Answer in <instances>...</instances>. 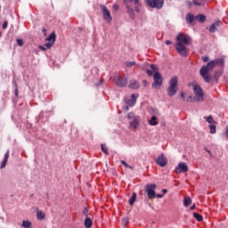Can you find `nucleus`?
Wrapping results in <instances>:
<instances>
[{"instance_id":"obj_39","label":"nucleus","mask_w":228,"mask_h":228,"mask_svg":"<svg viewBox=\"0 0 228 228\" xmlns=\"http://www.w3.org/2000/svg\"><path fill=\"white\" fill-rule=\"evenodd\" d=\"M83 215H85V216H86V218H88V208H84Z\"/></svg>"},{"instance_id":"obj_9","label":"nucleus","mask_w":228,"mask_h":228,"mask_svg":"<svg viewBox=\"0 0 228 228\" xmlns=\"http://www.w3.org/2000/svg\"><path fill=\"white\" fill-rule=\"evenodd\" d=\"M47 43L45 44L46 49H51L53 45H54V42H56V33L52 32L50 36L46 38Z\"/></svg>"},{"instance_id":"obj_33","label":"nucleus","mask_w":228,"mask_h":228,"mask_svg":"<svg viewBox=\"0 0 228 228\" xmlns=\"http://www.w3.org/2000/svg\"><path fill=\"white\" fill-rule=\"evenodd\" d=\"M209 129H210L211 134H215V133H216V126H215V125H210V126H209Z\"/></svg>"},{"instance_id":"obj_55","label":"nucleus","mask_w":228,"mask_h":228,"mask_svg":"<svg viewBox=\"0 0 228 228\" xmlns=\"http://www.w3.org/2000/svg\"><path fill=\"white\" fill-rule=\"evenodd\" d=\"M2 36H3V34L0 32V38H1Z\"/></svg>"},{"instance_id":"obj_42","label":"nucleus","mask_w":228,"mask_h":228,"mask_svg":"<svg viewBox=\"0 0 228 228\" xmlns=\"http://www.w3.org/2000/svg\"><path fill=\"white\" fill-rule=\"evenodd\" d=\"M187 102H193V97L191 95H190L187 99H186Z\"/></svg>"},{"instance_id":"obj_10","label":"nucleus","mask_w":228,"mask_h":228,"mask_svg":"<svg viewBox=\"0 0 228 228\" xmlns=\"http://www.w3.org/2000/svg\"><path fill=\"white\" fill-rule=\"evenodd\" d=\"M183 172H188V164L186 162H180L178 167H175L176 174H183Z\"/></svg>"},{"instance_id":"obj_53","label":"nucleus","mask_w":228,"mask_h":228,"mask_svg":"<svg viewBox=\"0 0 228 228\" xmlns=\"http://www.w3.org/2000/svg\"><path fill=\"white\" fill-rule=\"evenodd\" d=\"M143 83H144L145 86L148 85L146 80H143Z\"/></svg>"},{"instance_id":"obj_51","label":"nucleus","mask_w":228,"mask_h":228,"mask_svg":"<svg viewBox=\"0 0 228 228\" xmlns=\"http://www.w3.org/2000/svg\"><path fill=\"white\" fill-rule=\"evenodd\" d=\"M225 134H226V136H227V138H228V127H227L226 130H225Z\"/></svg>"},{"instance_id":"obj_56","label":"nucleus","mask_w":228,"mask_h":228,"mask_svg":"<svg viewBox=\"0 0 228 228\" xmlns=\"http://www.w3.org/2000/svg\"><path fill=\"white\" fill-rule=\"evenodd\" d=\"M126 110H129V108H128V107H126Z\"/></svg>"},{"instance_id":"obj_58","label":"nucleus","mask_w":228,"mask_h":228,"mask_svg":"<svg viewBox=\"0 0 228 228\" xmlns=\"http://www.w3.org/2000/svg\"><path fill=\"white\" fill-rule=\"evenodd\" d=\"M0 8H1V5H0Z\"/></svg>"},{"instance_id":"obj_38","label":"nucleus","mask_w":228,"mask_h":228,"mask_svg":"<svg viewBox=\"0 0 228 228\" xmlns=\"http://www.w3.org/2000/svg\"><path fill=\"white\" fill-rule=\"evenodd\" d=\"M16 42L19 47H22V45H24V41H22V39H17Z\"/></svg>"},{"instance_id":"obj_31","label":"nucleus","mask_w":228,"mask_h":228,"mask_svg":"<svg viewBox=\"0 0 228 228\" xmlns=\"http://www.w3.org/2000/svg\"><path fill=\"white\" fill-rule=\"evenodd\" d=\"M205 120H207V122L208 124H213L215 123V119H213V116H208V117H204Z\"/></svg>"},{"instance_id":"obj_12","label":"nucleus","mask_w":228,"mask_h":228,"mask_svg":"<svg viewBox=\"0 0 228 228\" xmlns=\"http://www.w3.org/2000/svg\"><path fill=\"white\" fill-rule=\"evenodd\" d=\"M116 85L120 88H126V86H127V77H118L116 79Z\"/></svg>"},{"instance_id":"obj_48","label":"nucleus","mask_w":228,"mask_h":228,"mask_svg":"<svg viewBox=\"0 0 228 228\" xmlns=\"http://www.w3.org/2000/svg\"><path fill=\"white\" fill-rule=\"evenodd\" d=\"M162 193H164V194H165V193H168V191H167V189H163V190H162Z\"/></svg>"},{"instance_id":"obj_13","label":"nucleus","mask_w":228,"mask_h":228,"mask_svg":"<svg viewBox=\"0 0 228 228\" xmlns=\"http://www.w3.org/2000/svg\"><path fill=\"white\" fill-rule=\"evenodd\" d=\"M136 99H138V94H133L131 95V99L127 100L126 102V105L127 106H130V108H133V106H134L136 104Z\"/></svg>"},{"instance_id":"obj_23","label":"nucleus","mask_w":228,"mask_h":228,"mask_svg":"<svg viewBox=\"0 0 228 228\" xmlns=\"http://www.w3.org/2000/svg\"><path fill=\"white\" fill-rule=\"evenodd\" d=\"M192 215H193V217H194L198 222H202V221L204 220V217H203L200 214H199V213H197V212H193Z\"/></svg>"},{"instance_id":"obj_21","label":"nucleus","mask_w":228,"mask_h":228,"mask_svg":"<svg viewBox=\"0 0 228 228\" xmlns=\"http://www.w3.org/2000/svg\"><path fill=\"white\" fill-rule=\"evenodd\" d=\"M193 20H195V16L191 13H188L186 16V22H188V24H193Z\"/></svg>"},{"instance_id":"obj_41","label":"nucleus","mask_w":228,"mask_h":228,"mask_svg":"<svg viewBox=\"0 0 228 228\" xmlns=\"http://www.w3.org/2000/svg\"><path fill=\"white\" fill-rule=\"evenodd\" d=\"M185 4H186V6H188L189 8H191V1H190V0H187V1H185Z\"/></svg>"},{"instance_id":"obj_54","label":"nucleus","mask_w":228,"mask_h":228,"mask_svg":"<svg viewBox=\"0 0 228 228\" xmlns=\"http://www.w3.org/2000/svg\"><path fill=\"white\" fill-rule=\"evenodd\" d=\"M208 154H211V151L209 150H206Z\"/></svg>"},{"instance_id":"obj_22","label":"nucleus","mask_w":228,"mask_h":228,"mask_svg":"<svg viewBox=\"0 0 228 228\" xmlns=\"http://www.w3.org/2000/svg\"><path fill=\"white\" fill-rule=\"evenodd\" d=\"M125 65H126V67H127V69H133V67H136L137 63H136V61H125Z\"/></svg>"},{"instance_id":"obj_6","label":"nucleus","mask_w":228,"mask_h":228,"mask_svg":"<svg viewBox=\"0 0 228 228\" xmlns=\"http://www.w3.org/2000/svg\"><path fill=\"white\" fill-rule=\"evenodd\" d=\"M156 188H158L156 183L146 184V186L144 187V191L145 193H147L148 199H156Z\"/></svg>"},{"instance_id":"obj_20","label":"nucleus","mask_w":228,"mask_h":228,"mask_svg":"<svg viewBox=\"0 0 228 228\" xmlns=\"http://www.w3.org/2000/svg\"><path fill=\"white\" fill-rule=\"evenodd\" d=\"M92 225H94V221H92V218L86 217V219H85V227L86 228H91Z\"/></svg>"},{"instance_id":"obj_17","label":"nucleus","mask_w":228,"mask_h":228,"mask_svg":"<svg viewBox=\"0 0 228 228\" xmlns=\"http://www.w3.org/2000/svg\"><path fill=\"white\" fill-rule=\"evenodd\" d=\"M8 158H10V150L6 151L4 154V159L2 161V164L0 166V168L3 169L4 167H6V164L8 163Z\"/></svg>"},{"instance_id":"obj_14","label":"nucleus","mask_w":228,"mask_h":228,"mask_svg":"<svg viewBox=\"0 0 228 228\" xmlns=\"http://www.w3.org/2000/svg\"><path fill=\"white\" fill-rule=\"evenodd\" d=\"M220 26H222V21L217 20L216 22H214L208 28V31L210 33H216V31H217L218 28H220Z\"/></svg>"},{"instance_id":"obj_25","label":"nucleus","mask_w":228,"mask_h":228,"mask_svg":"<svg viewBox=\"0 0 228 228\" xmlns=\"http://www.w3.org/2000/svg\"><path fill=\"white\" fill-rule=\"evenodd\" d=\"M183 206L185 208H188L189 206H191V198H190V197L184 198V200H183Z\"/></svg>"},{"instance_id":"obj_5","label":"nucleus","mask_w":228,"mask_h":228,"mask_svg":"<svg viewBox=\"0 0 228 228\" xmlns=\"http://www.w3.org/2000/svg\"><path fill=\"white\" fill-rule=\"evenodd\" d=\"M179 83V78L177 77H173L169 80V86L167 88V95L169 97H174L177 94V85Z\"/></svg>"},{"instance_id":"obj_52","label":"nucleus","mask_w":228,"mask_h":228,"mask_svg":"<svg viewBox=\"0 0 228 228\" xmlns=\"http://www.w3.org/2000/svg\"><path fill=\"white\" fill-rule=\"evenodd\" d=\"M42 51H45V48L44 46H41Z\"/></svg>"},{"instance_id":"obj_7","label":"nucleus","mask_w":228,"mask_h":228,"mask_svg":"<svg viewBox=\"0 0 228 228\" xmlns=\"http://www.w3.org/2000/svg\"><path fill=\"white\" fill-rule=\"evenodd\" d=\"M150 8H155L156 10H161L165 5V0H145Z\"/></svg>"},{"instance_id":"obj_28","label":"nucleus","mask_w":228,"mask_h":228,"mask_svg":"<svg viewBox=\"0 0 228 228\" xmlns=\"http://www.w3.org/2000/svg\"><path fill=\"white\" fill-rule=\"evenodd\" d=\"M136 202V192H134L132 197L129 200L130 206H133Z\"/></svg>"},{"instance_id":"obj_3","label":"nucleus","mask_w":228,"mask_h":228,"mask_svg":"<svg viewBox=\"0 0 228 228\" xmlns=\"http://www.w3.org/2000/svg\"><path fill=\"white\" fill-rule=\"evenodd\" d=\"M215 62L213 61H210L208 62L207 65H204L200 69V76L203 77L205 83H211V75L209 72L215 68Z\"/></svg>"},{"instance_id":"obj_15","label":"nucleus","mask_w":228,"mask_h":228,"mask_svg":"<svg viewBox=\"0 0 228 228\" xmlns=\"http://www.w3.org/2000/svg\"><path fill=\"white\" fill-rule=\"evenodd\" d=\"M138 126H140V116H136V118L130 122L129 127L130 129H138Z\"/></svg>"},{"instance_id":"obj_24","label":"nucleus","mask_w":228,"mask_h":228,"mask_svg":"<svg viewBox=\"0 0 228 228\" xmlns=\"http://www.w3.org/2000/svg\"><path fill=\"white\" fill-rule=\"evenodd\" d=\"M149 124L150 126H158V118H156V116H152L149 120Z\"/></svg>"},{"instance_id":"obj_30","label":"nucleus","mask_w":228,"mask_h":228,"mask_svg":"<svg viewBox=\"0 0 228 228\" xmlns=\"http://www.w3.org/2000/svg\"><path fill=\"white\" fill-rule=\"evenodd\" d=\"M120 163L121 165L126 167V168H130V170H134V167L133 166L127 165V162H126V160H121Z\"/></svg>"},{"instance_id":"obj_18","label":"nucleus","mask_w":228,"mask_h":228,"mask_svg":"<svg viewBox=\"0 0 228 228\" xmlns=\"http://www.w3.org/2000/svg\"><path fill=\"white\" fill-rule=\"evenodd\" d=\"M212 61L214 62L215 67H216V65H219L220 67H224V63H225V59L220 58V59H216Z\"/></svg>"},{"instance_id":"obj_2","label":"nucleus","mask_w":228,"mask_h":228,"mask_svg":"<svg viewBox=\"0 0 228 228\" xmlns=\"http://www.w3.org/2000/svg\"><path fill=\"white\" fill-rule=\"evenodd\" d=\"M151 69H147L146 73L148 76H152L153 72V79L154 82L152 84V88H158V86H161V85L163 84V77L161 76V73H159V71H158V67H156V65L154 64H151Z\"/></svg>"},{"instance_id":"obj_26","label":"nucleus","mask_w":228,"mask_h":228,"mask_svg":"<svg viewBox=\"0 0 228 228\" xmlns=\"http://www.w3.org/2000/svg\"><path fill=\"white\" fill-rule=\"evenodd\" d=\"M37 220H44V218H45V214L44 212H42L41 210H37Z\"/></svg>"},{"instance_id":"obj_47","label":"nucleus","mask_w":228,"mask_h":228,"mask_svg":"<svg viewBox=\"0 0 228 228\" xmlns=\"http://www.w3.org/2000/svg\"><path fill=\"white\" fill-rule=\"evenodd\" d=\"M195 208H196L195 204L192 205V206L190 208L191 211H193V209H195Z\"/></svg>"},{"instance_id":"obj_45","label":"nucleus","mask_w":228,"mask_h":228,"mask_svg":"<svg viewBox=\"0 0 228 228\" xmlns=\"http://www.w3.org/2000/svg\"><path fill=\"white\" fill-rule=\"evenodd\" d=\"M166 45H172V41L167 40L166 41Z\"/></svg>"},{"instance_id":"obj_29","label":"nucleus","mask_w":228,"mask_h":228,"mask_svg":"<svg viewBox=\"0 0 228 228\" xmlns=\"http://www.w3.org/2000/svg\"><path fill=\"white\" fill-rule=\"evenodd\" d=\"M101 147L102 153L108 156L110 154V151H108V146H106V144H102Z\"/></svg>"},{"instance_id":"obj_50","label":"nucleus","mask_w":228,"mask_h":228,"mask_svg":"<svg viewBox=\"0 0 228 228\" xmlns=\"http://www.w3.org/2000/svg\"><path fill=\"white\" fill-rule=\"evenodd\" d=\"M180 97H182V99H184V93H182V94H180Z\"/></svg>"},{"instance_id":"obj_1","label":"nucleus","mask_w":228,"mask_h":228,"mask_svg":"<svg viewBox=\"0 0 228 228\" xmlns=\"http://www.w3.org/2000/svg\"><path fill=\"white\" fill-rule=\"evenodd\" d=\"M190 44H191V38L187 35L179 33L176 37V44L175 45L178 54L186 58L188 56V48L186 45H190Z\"/></svg>"},{"instance_id":"obj_35","label":"nucleus","mask_w":228,"mask_h":228,"mask_svg":"<svg viewBox=\"0 0 228 228\" xmlns=\"http://www.w3.org/2000/svg\"><path fill=\"white\" fill-rule=\"evenodd\" d=\"M134 118H136V116H134V113H133V112L128 113V115H127L128 120H134Z\"/></svg>"},{"instance_id":"obj_40","label":"nucleus","mask_w":228,"mask_h":228,"mask_svg":"<svg viewBox=\"0 0 228 228\" xmlns=\"http://www.w3.org/2000/svg\"><path fill=\"white\" fill-rule=\"evenodd\" d=\"M202 60H203V61H204L205 63H208V61H209V57H208V56H203V57H202Z\"/></svg>"},{"instance_id":"obj_4","label":"nucleus","mask_w":228,"mask_h":228,"mask_svg":"<svg viewBox=\"0 0 228 228\" xmlns=\"http://www.w3.org/2000/svg\"><path fill=\"white\" fill-rule=\"evenodd\" d=\"M194 97L193 102H204V91L200 86L194 84L192 85Z\"/></svg>"},{"instance_id":"obj_32","label":"nucleus","mask_w":228,"mask_h":228,"mask_svg":"<svg viewBox=\"0 0 228 228\" xmlns=\"http://www.w3.org/2000/svg\"><path fill=\"white\" fill-rule=\"evenodd\" d=\"M22 227H24V228H31V222H29V221H23L22 222Z\"/></svg>"},{"instance_id":"obj_16","label":"nucleus","mask_w":228,"mask_h":228,"mask_svg":"<svg viewBox=\"0 0 228 228\" xmlns=\"http://www.w3.org/2000/svg\"><path fill=\"white\" fill-rule=\"evenodd\" d=\"M128 88H131L132 90H136L140 88V83L134 79L130 80Z\"/></svg>"},{"instance_id":"obj_43","label":"nucleus","mask_w":228,"mask_h":228,"mask_svg":"<svg viewBox=\"0 0 228 228\" xmlns=\"http://www.w3.org/2000/svg\"><path fill=\"white\" fill-rule=\"evenodd\" d=\"M8 28V21H4L3 24V29H6Z\"/></svg>"},{"instance_id":"obj_27","label":"nucleus","mask_w":228,"mask_h":228,"mask_svg":"<svg viewBox=\"0 0 228 228\" xmlns=\"http://www.w3.org/2000/svg\"><path fill=\"white\" fill-rule=\"evenodd\" d=\"M126 8H127V13H128L130 19H134V11L128 5H126Z\"/></svg>"},{"instance_id":"obj_59","label":"nucleus","mask_w":228,"mask_h":228,"mask_svg":"<svg viewBox=\"0 0 228 228\" xmlns=\"http://www.w3.org/2000/svg\"><path fill=\"white\" fill-rule=\"evenodd\" d=\"M130 1H133V0H130Z\"/></svg>"},{"instance_id":"obj_36","label":"nucleus","mask_w":228,"mask_h":228,"mask_svg":"<svg viewBox=\"0 0 228 228\" xmlns=\"http://www.w3.org/2000/svg\"><path fill=\"white\" fill-rule=\"evenodd\" d=\"M195 6H204V2H198L197 0H192Z\"/></svg>"},{"instance_id":"obj_37","label":"nucleus","mask_w":228,"mask_h":228,"mask_svg":"<svg viewBox=\"0 0 228 228\" xmlns=\"http://www.w3.org/2000/svg\"><path fill=\"white\" fill-rule=\"evenodd\" d=\"M129 224V219L125 217L122 219V225H127Z\"/></svg>"},{"instance_id":"obj_19","label":"nucleus","mask_w":228,"mask_h":228,"mask_svg":"<svg viewBox=\"0 0 228 228\" xmlns=\"http://www.w3.org/2000/svg\"><path fill=\"white\" fill-rule=\"evenodd\" d=\"M195 19L198 22H200V24H204V22H206V15L204 14H198Z\"/></svg>"},{"instance_id":"obj_44","label":"nucleus","mask_w":228,"mask_h":228,"mask_svg":"<svg viewBox=\"0 0 228 228\" xmlns=\"http://www.w3.org/2000/svg\"><path fill=\"white\" fill-rule=\"evenodd\" d=\"M165 196V194H157L156 197L158 199H163V197Z\"/></svg>"},{"instance_id":"obj_46","label":"nucleus","mask_w":228,"mask_h":228,"mask_svg":"<svg viewBox=\"0 0 228 228\" xmlns=\"http://www.w3.org/2000/svg\"><path fill=\"white\" fill-rule=\"evenodd\" d=\"M112 8H113V10L117 11V10H118V4H114L112 6Z\"/></svg>"},{"instance_id":"obj_57","label":"nucleus","mask_w":228,"mask_h":228,"mask_svg":"<svg viewBox=\"0 0 228 228\" xmlns=\"http://www.w3.org/2000/svg\"><path fill=\"white\" fill-rule=\"evenodd\" d=\"M203 1V3H204V1H207V0H202Z\"/></svg>"},{"instance_id":"obj_8","label":"nucleus","mask_w":228,"mask_h":228,"mask_svg":"<svg viewBox=\"0 0 228 228\" xmlns=\"http://www.w3.org/2000/svg\"><path fill=\"white\" fill-rule=\"evenodd\" d=\"M100 8L102 10L103 20L106 22H111L113 20V18L111 17V12H110V10H108V7H106V5L104 4H101Z\"/></svg>"},{"instance_id":"obj_49","label":"nucleus","mask_w":228,"mask_h":228,"mask_svg":"<svg viewBox=\"0 0 228 228\" xmlns=\"http://www.w3.org/2000/svg\"><path fill=\"white\" fill-rule=\"evenodd\" d=\"M134 4H138L140 3V0H134Z\"/></svg>"},{"instance_id":"obj_34","label":"nucleus","mask_w":228,"mask_h":228,"mask_svg":"<svg viewBox=\"0 0 228 228\" xmlns=\"http://www.w3.org/2000/svg\"><path fill=\"white\" fill-rule=\"evenodd\" d=\"M14 86H15L14 95L15 97H19V86L15 82H14Z\"/></svg>"},{"instance_id":"obj_11","label":"nucleus","mask_w":228,"mask_h":228,"mask_svg":"<svg viewBox=\"0 0 228 228\" xmlns=\"http://www.w3.org/2000/svg\"><path fill=\"white\" fill-rule=\"evenodd\" d=\"M156 163H157V165H159V167H167L168 160L167 159V158H165V155L163 153H161L157 158Z\"/></svg>"}]
</instances>
